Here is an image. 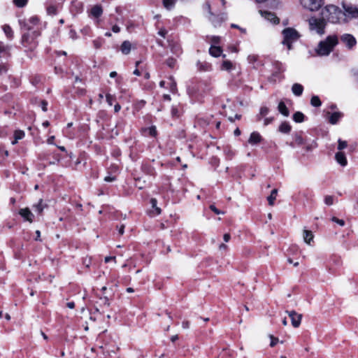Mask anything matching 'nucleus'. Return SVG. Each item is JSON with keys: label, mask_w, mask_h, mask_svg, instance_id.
<instances>
[{"label": "nucleus", "mask_w": 358, "mask_h": 358, "mask_svg": "<svg viewBox=\"0 0 358 358\" xmlns=\"http://www.w3.org/2000/svg\"><path fill=\"white\" fill-rule=\"evenodd\" d=\"M103 43V39L99 38L93 41V45L94 48L99 49L101 47Z\"/></svg>", "instance_id": "obj_36"}, {"label": "nucleus", "mask_w": 358, "mask_h": 358, "mask_svg": "<svg viewBox=\"0 0 358 358\" xmlns=\"http://www.w3.org/2000/svg\"><path fill=\"white\" fill-rule=\"evenodd\" d=\"M112 259H115V257H106L104 261L106 263H108L110 261H111Z\"/></svg>", "instance_id": "obj_63"}, {"label": "nucleus", "mask_w": 358, "mask_h": 358, "mask_svg": "<svg viewBox=\"0 0 358 358\" xmlns=\"http://www.w3.org/2000/svg\"><path fill=\"white\" fill-rule=\"evenodd\" d=\"M294 142H292V143H289V145L292 148L294 147V145L296 144L298 145H303L304 144V140L303 138H302L301 134L299 133H296L294 134Z\"/></svg>", "instance_id": "obj_19"}, {"label": "nucleus", "mask_w": 358, "mask_h": 358, "mask_svg": "<svg viewBox=\"0 0 358 358\" xmlns=\"http://www.w3.org/2000/svg\"><path fill=\"white\" fill-rule=\"evenodd\" d=\"M344 12H343L338 6L334 5H327L322 9L320 15L324 17L327 22L331 23H338L341 20H345V17H357L358 8L352 5L343 4Z\"/></svg>", "instance_id": "obj_1"}, {"label": "nucleus", "mask_w": 358, "mask_h": 358, "mask_svg": "<svg viewBox=\"0 0 358 358\" xmlns=\"http://www.w3.org/2000/svg\"><path fill=\"white\" fill-rule=\"evenodd\" d=\"M47 105H48V103H47L46 101H42V110L43 111H46L47 110Z\"/></svg>", "instance_id": "obj_61"}, {"label": "nucleus", "mask_w": 358, "mask_h": 358, "mask_svg": "<svg viewBox=\"0 0 358 358\" xmlns=\"http://www.w3.org/2000/svg\"><path fill=\"white\" fill-rule=\"evenodd\" d=\"M131 49V43L129 41H124L121 46L120 50L124 55H128Z\"/></svg>", "instance_id": "obj_18"}, {"label": "nucleus", "mask_w": 358, "mask_h": 358, "mask_svg": "<svg viewBox=\"0 0 358 358\" xmlns=\"http://www.w3.org/2000/svg\"><path fill=\"white\" fill-rule=\"evenodd\" d=\"M310 104L314 107H320L322 105V102L318 96L314 95L311 97Z\"/></svg>", "instance_id": "obj_30"}, {"label": "nucleus", "mask_w": 358, "mask_h": 358, "mask_svg": "<svg viewBox=\"0 0 358 358\" xmlns=\"http://www.w3.org/2000/svg\"><path fill=\"white\" fill-rule=\"evenodd\" d=\"M101 299L103 301V304L106 305L107 306H110L109 299L108 296H104L103 298H101Z\"/></svg>", "instance_id": "obj_54"}, {"label": "nucleus", "mask_w": 358, "mask_h": 358, "mask_svg": "<svg viewBox=\"0 0 358 358\" xmlns=\"http://www.w3.org/2000/svg\"><path fill=\"white\" fill-rule=\"evenodd\" d=\"M41 35L39 30L28 31L22 34L21 39L22 45L28 51L34 50L38 46L36 38Z\"/></svg>", "instance_id": "obj_3"}, {"label": "nucleus", "mask_w": 358, "mask_h": 358, "mask_svg": "<svg viewBox=\"0 0 358 358\" xmlns=\"http://www.w3.org/2000/svg\"><path fill=\"white\" fill-rule=\"evenodd\" d=\"M48 14L55 15L57 13V8L55 6H50L47 8Z\"/></svg>", "instance_id": "obj_43"}, {"label": "nucleus", "mask_w": 358, "mask_h": 358, "mask_svg": "<svg viewBox=\"0 0 358 358\" xmlns=\"http://www.w3.org/2000/svg\"><path fill=\"white\" fill-rule=\"evenodd\" d=\"M146 130L148 131V134L151 136H156L157 134V129H156V127L155 126H152L148 129H146Z\"/></svg>", "instance_id": "obj_39"}, {"label": "nucleus", "mask_w": 358, "mask_h": 358, "mask_svg": "<svg viewBox=\"0 0 358 358\" xmlns=\"http://www.w3.org/2000/svg\"><path fill=\"white\" fill-rule=\"evenodd\" d=\"M223 238L225 242H228L231 238L230 234H224Z\"/></svg>", "instance_id": "obj_59"}, {"label": "nucleus", "mask_w": 358, "mask_h": 358, "mask_svg": "<svg viewBox=\"0 0 358 358\" xmlns=\"http://www.w3.org/2000/svg\"><path fill=\"white\" fill-rule=\"evenodd\" d=\"M300 3L304 8L315 11L324 4V0H300Z\"/></svg>", "instance_id": "obj_7"}, {"label": "nucleus", "mask_w": 358, "mask_h": 358, "mask_svg": "<svg viewBox=\"0 0 358 358\" xmlns=\"http://www.w3.org/2000/svg\"><path fill=\"white\" fill-rule=\"evenodd\" d=\"M338 40L336 35L329 36L324 41L319 43L316 52L320 56H327L338 44Z\"/></svg>", "instance_id": "obj_2"}, {"label": "nucleus", "mask_w": 358, "mask_h": 358, "mask_svg": "<svg viewBox=\"0 0 358 358\" xmlns=\"http://www.w3.org/2000/svg\"><path fill=\"white\" fill-rule=\"evenodd\" d=\"M227 20V15L225 14H222L220 15H211L210 20L214 25V27H217L221 24V23Z\"/></svg>", "instance_id": "obj_13"}, {"label": "nucleus", "mask_w": 358, "mask_h": 358, "mask_svg": "<svg viewBox=\"0 0 358 358\" xmlns=\"http://www.w3.org/2000/svg\"><path fill=\"white\" fill-rule=\"evenodd\" d=\"M103 14V9L100 5H96L91 8L90 15L96 18H99Z\"/></svg>", "instance_id": "obj_17"}, {"label": "nucleus", "mask_w": 358, "mask_h": 358, "mask_svg": "<svg viewBox=\"0 0 358 358\" xmlns=\"http://www.w3.org/2000/svg\"><path fill=\"white\" fill-rule=\"evenodd\" d=\"M7 70H8V69H7V66L6 64H0V75L6 73Z\"/></svg>", "instance_id": "obj_49"}, {"label": "nucleus", "mask_w": 358, "mask_h": 358, "mask_svg": "<svg viewBox=\"0 0 358 358\" xmlns=\"http://www.w3.org/2000/svg\"><path fill=\"white\" fill-rule=\"evenodd\" d=\"M331 220L337 224H338L340 226L343 227L345 225V221L343 220L338 219L336 217H333L331 218Z\"/></svg>", "instance_id": "obj_44"}, {"label": "nucleus", "mask_w": 358, "mask_h": 358, "mask_svg": "<svg viewBox=\"0 0 358 358\" xmlns=\"http://www.w3.org/2000/svg\"><path fill=\"white\" fill-rule=\"evenodd\" d=\"M171 115L173 117H180V110H179V108L178 106H173L171 107Z\"/></svg>", "instance_id": "obj_34"}, {"label": "nucleus", "mask_w": 358, "mask_h": 358, "mask_svg": "<svg viewBox=\"0 0 358 358\" xmlns=\"http://www.w3.org/2000/svg\"><path fill=\"white\" fill-rule=\"evenodd\" d=\"M8 47L1 41H0V54L7 50Z\"/></svg>", "instance_id": "obj_51"}, {"label": "nucleus", "mask_w": 358, "mask_h": 358, "mask_svg": "<svg viewBox=\"0 0 358 358\" xmlns=\"http://www.w3.org/2000/svg\"><path fill=\"white\" fill-rule=\"evenodd\" d=\"M313 238V233L308 230L303 231V239L308 244L310 243V241Z\"/></svg>", "instance_id": "obj_29"}, {"label": "nucleus", "mask_w": 358, "mask_h": 358, "mask_svg": "<svg viewBox=\"0 0 358 358\" xmlns=\"http://www.w3.org/2000/svg\"><path fill=\"white\" fill-rule=\"evenodd\" d=\"M341 41L349 48H352L357 43L355 38L349 34L341 36Z\"/></svg>", "instance_id": "obj_9"}, {"label": "nucleus", "mask_w": 358, "mask_h": 358, "mask_svg": "<svg viewBox=\"0 0 358 358\" xmlns=\"http://www.w3.org/2000/svg\"><path fill=\"white\" fill-rule=\"evenodd\" d=\"M278 111L285 117H288L289 115V110L283 101H280L278 106Z\"/></svg>", "instance_id": "obj_23"}, {"label": "nucleus", "mask_w": 358, "mask_h": 358, "mask_svg": "<svg viewBox=\"0 0 358 358\" xmlns=\"http://www.w3.org/2000/svg\"><path fill=\"white\" fill-rule=\"evenodd\" d=\"M259 13L262 17H264L265 19L270 21L273 24L279 23L280 20L278 17L275 15V13L266 10H259Z\"/></svg>", "instance_id": "obj_10"}, {"label": "nucleus", "mask_w": 358, "mask_h": 358, "mask_svg": "<svg viewBox=\"0 0 358 358\" xmlns=\"http://www.w3.org/2000/svg\"><path fill=\"white\" fill-rule=\"evenodd\" d=\"M343 116V114L341 112H334L330 114L328 121L331 124H337L341 118Z\"/></svg>", "instance_id": "obj_15"}, {"label": "nucleus", "mask_w": 358, "mask_h": 358, "mask_svg": "<svg viewBox=\"0 0 358 358\" xmlns=\"http://www.w3.org/2000/svg\"><path fill=\"white\" fill-rule=\"evenodd\" d=\"M224 152L229 159H231L232 157L234 155V152L230 148L224 149Z\"/></svg>", "instance_id": "obj_47"}, {"label": "nucleus", "mask_w": 358, "mask_h": 358, "mask_svg": "<svg viewBox=\"0 0 358 358\" xmlns=\"http://www.w3.org/2000/svg\"><path fill=\"white\" fill-rule=\"evenodd\" d=\"M45 205L43 203V199H41L38 201V203L36 205H34V208H35L36 211H37L38 213H42L45 208Z\"/></svg>", "instance_id": "obj_33"}, {"label": "nucleus", "mask_w": 358, "mask_h": 358, "mask_svg": "<svg viewBox=\"0 0 358 358\" xmlns=\"http://www.w3.org/2000/svg\"><path fill=\"white\" fill-rule=\"evenodd\" d=\"M112 31H113L114 33H118V32H120V27H118L117 25H114V26H113V27H112Z\"/></svg>", "instance_id": "obj_58"}, {"label": "nucleus", "mask_w": 358, "mask_h": 358, "mask_svg": "<svg viewBox=\"0 0 358 358\" xmlns=\"http://www.w3.org/2000/svg\"><path fill=\"white\" fill-rule=\"evenodd\" d=\"M24 137V132L22 130H16L14 133V141H12V144L15 145L19 140L22 139Z\"/></svg>", "instance_id": "obj_25"}, {"label": "nucleus", "mask_w": 358, "mask_h": 358, "mask_svg": "<svg viewBox=\"0 0 358 358\" xmlns=\"http://www.w3.org/2000/svg\"><path fill=\"white\" fill-rule=\"evenodd\" d=\"M262 141V137L257 131H253L248 139L249 144L254 145L259 143Z\"/></svg>", "instance_id": "obj_12"}, {"label": "nucleus", "mask_w": 358, "mask_h": 358, "mask_svg": "<svg viewBox=\"0 0 358 358\" xmlns=\"http://www.w3.org/2000/svg\"><path fill=\"white\" fill-rule=\"evenodd\" d=\"M120 109H121V106L119 103H117L115 105L114 110L115 113L119 112L120 110Z\"/></svg>", "instance_id": "obj_60"}, {"label": "nucleus", "mask_w": 358, "mask_h": 358, "mask_svg": "<svg viewBox=\"0 0 358 358\" xmlns=\"http://www.w3.org/2000/svg\"><path fill=\"white\" fill-rule=\"evenodd\" d=\"M257 59V57L255 55H249L248 57V60L250 63H254L255 62H256Z\"/></svg>", "instance_id": "obj_52"}, {"label": "nucleus", "mask_w": 358, "mask_h": 358, "mask_svg": "<svg viewBox=\"0 0 358 358\" xmlns=\"http://www.w3.org/2000/svg\"><path fill=\"white\" fill-rule=\"evenodd\" d=\"M277 194H278V189H273L270 195L267 197V200H268V204L270 206H273L274 205V201L276 199V196H277Z\"/></svg>", "instance_id": "obj_26"}, {"label": "nucleus", "mask_w": 358, "mask_h": 358, "mask_svg": "<svg viewBox=\"0 0 358 358\" xmlns=\"http://www.w3.org/2000/svg\"><path fill=\"white\" fill-rule=\"evenodd\" d=\"M171 50L175 55H180L181 53V48L178 44H171Z\"/></svg>", "instance_id": "obj_32"}, {"label": "nucleus", "mask_w": 358, "mask_h": 358, "mask_svg": "<svg viewBox=\"0 0 358 358\" xmlns=\"http://www.w3.org/2000/svg\"><path fill=\"white\" fill-rule=\"evenodd\" d=\"M67 307L72 309L75 307V303L73 301H71V302H68L67 304H66Z\"/></svg>", "instance_id": "obj_62"}, {"label": "nucleus", "mask_w": 358, "mask_h": 358, "mask_svg": "<svg viewBox=\"0 0 358 358\" xmlns=\"http://www.w3.org/2000/svg\"><path fill=\"white\" fill-rule=\"evenodd\" d=\"M166 63L169 67L173 68L176 65V60L174 58L170 57L167 59Z\"/></svg>", "instance_id": "obj_40"}, {"label": "nucleus", "mask_w": 358, "mask_h": 358, "mask_svg": "<svg viewBox=\"0 0 358 358\" xmlns=\"http://www.w3.org/2000/svg\"><path fill=\"white\" fill-rule=\"evenodd\" d=\"M335 158L336 162L342 166H345L348 164V161L345 154L342 152H338L336 154Z\"/></svg>", "instance_id": "obj_16"}, {"label": "nucleus", "mask_w": 358, "mask_h": 358, "mask_svg": "<svg viewBox=\"0 0 358 358\" xmlns=\"http://www.w3.org/2000/svg\"><path fill=\"white\" fill-rule=\"evenodd\" d=\"M286 313L288 314L289 317L291 319L292 326L295 328L299 327L301 322L302 315L297 313L294 310H287Z\"/></svg>", "instance_id": "obj_8"}, {"label": "nucleus", "mask_w": 358, "mask_h": 358, "mask_svg": "<svg viewBox=\"0 0 358 358\" xmlns=\"http://www.w3.org/2000/svg\"><path fill=\"white\" fill-rule=\"evenodd\" d=\"M292 129V127L287 122H283L279 126L278 131L281 133L289 134Z\"/></svg>", "instance_id": "obj_22"}, {"label": "nucleus", "mask_w": 358, "mask_h": 358, "mask_svg": "<svg viewBox=\"0 0 358 358\" xmlns=\"http://www.w3.org/2000/svg\"><path fill=\"white\" fill-rule=\"evenodd\" d=\"M19 214L23 217V219L25 221H28L29 222H33V219L34 217V215L31 212L29 208H21L20 210V211H19Z\"/></svg>", "instance_id": "obj_11"}, {"label": "nucleus", "mask_w": 358, "mask_h": 358, "mask_svg": "<svg viewBox=\"0 0 358 358\" xmlns=\"http://www.w3.org/2000/svg\"><path fill=\"white\" fill-rule=\"evenodd\" d=\"M292 91L294 95L300 96L303 94V87L301 84L294 83L292 87Z\"/></svg>", "instance_id": "obj_20"}, {"label": "nucleus", "mask_w": 358, "mask_h": 358, "mask_svg": "<svg viewBox=\"0 0 358 358\" xmlns=\"http://www.w3.org/2000/svg\"><path fill=\"white\" fill-rule=\"evenodd\" d=\"M54 140H55V136H50V138H48V143L49 144H52V143H53V142H54Z\"/></svg>", "instance_id": "obj_64"}, {"label": "nucleus", "mask_w": 358, "mask_h": 358, "mask_svg": "<svg viewBox=\"0 0 358 358\" xmlns=\"http://www.w3.org/2000/svg\"><path fill=\"white\" fill-rule=\"evenodd\" d=\"M166 34H167V31L165 29H161L158 31V34L163 38H165Z\"/></svg>", "instance_id": "obj_53"}, {"label": "nucleus", "mask_w": 358, "mask_h": 358, "mask_svg": "<svg viewBox=\"0 0 358 358\" xmlns=\"http://www.w3.org/2000/svg\"><path fill=\"white\" fill-rule=\"evenodd\" d=\"M106 99L107 103L110 106H112L113 105V101L115 99V97L113 96H112L111 94H107L106 96Z\"/></svg>", "instance_id": "obj_45"}, {"label": "nucleus", "mask_w": 358, "mask_h": 358, "mask_svg": "<svg viewBox=\"0 0 358 358\" xmlns=\"http://www.w3.org/2000/svg\"><path fill=\"white\" fill-rule=\"evenodd\" d=\"M222 50L220 46L211 45L209 48V53L214 57L222 56L223 58L226 57V55H222Z\"/></svg>", "instance_id": "obj_14"}, {"label": "nucleus", "mask_w": 358, "mask_h": 358, "mask_svg": "<svg viewBox=\"0 0 358 358\" xmlns=\"http://www.w3.org/2000/svg\"><path fill=\"white\" fill-rule=\"evenodd\" d=\"M39 19L36 16H32L29 19H20L19 20V24L21 28L27 29V31H31L34 30H38V24Z\"/></svg>", "instance_id": "obj_6"}, {"label": "nucleus", "mask_w": 358, "mask_h": 358, "mask_svg": "<svg viewBox=\"0 0 358 358\" xmlns=\"http://www.w3.org/2000/svg\"><path fill=\"white\" fill-rule=\"evenodd\" d=\"M234 64L229 60H224L220 67L221 70L227 71H231L234 69Z\"/></svg>", "instance_id": "obj_21"}, {"label": "nucleus", "mask_w": 358, "mask_h": 358, "mask_svg": "<svg viewBox=\"0 0 358 358\" xmlns=\"http://www.w3.org/2000/svg\"><path fill=\"white\" fill-rule=\"evenodd\" d=\"M210 209L214 212L215 214L217 215H220V214H224V212L220 210L219 209H217L214 205H210Z\"/></svg>", "instance_id": "obj_46"}, {"label": "nucleus", "mask_w": 358, "mask_h": 358, "mask_svg": "<svg viewBox=\"0 0 358 358\" xmlns=\"http://www.w3.org/2000/svg\"><path fill=\"white\" fill-rule=\"evenodd\" d=\"M3 31L8 38H9L10 40H12L13 38V31L12 28L9 25H3Z\"/></svg>", "instance_id": "obj_24"}, {"label": "nucleus", "mask_w": 358, "mask_h": 358, "mask_svg": "<svg viewBox=\"0 0 358 358\" xmlns=\"http://www.w3.org/2000/svg\"><path fill=\"white\" fill-rule=\"evenodd\" d=\"M269 113V108L263 106L260 108L259 114L257 116V120L260 121L262 117H266Z\"/></svg>", "instance_id": "obj_27"}, {"label": "nucleus", "mask_w": 358, "mask_h": 358, "mask_svg": "<svg viewBox=\"0 0 358 358\" xmlns=\"http://www.w3.org/2000/svg\"><path fill=\"white\" fill-rule=\"evenodd\" d=\"M118 232L120 235H122L124 234V225L121 224L120 227H117Z\"/></svg>", "instance_id": "obj_55"}, {"label": "nucleus", "mask_w": 358, "mask_h": 358, "mask_svg": "<svg viewBox=\"0 0 358 358\" xmlns=\"http://www.w3.org/2000/svg\"><path fill=\"white\" fill-rule=\"evenodd\" d=\"M273 120H274V117H266L264 120V125L267 126L269 124L272 123Z\"/></svg>", "instance_id": "obj_48"}, {"label": "nucleus", "mask_w": 358, "mask_h": 358, "mask_svg": "<svg viewBox=\"0 0 358 358\" xmlns=\"http://www.w3.org/2000/svg\"><path fill=\"white\" fill-rule=\"evenodd\" d=\"M324 203L327 206H331L334 203V197L332 196H326L324 198Z\"/></svg>", "instance_id": "obj_41"}, {"label": "nucleus", "mask_w": 358, "mask_h": 358, "mask_svg": "<svg viewBox=\"0 0 358 358\" xmlns=\"http://www.w3.org/2000/svg\"><path fill=\"white\" fill-rule=\"evenodd\" d=\"M182 327L183 329H188L189 327V322L188 321H183L182 322Z\"/></svg>", "instance_id": "obj_56"}, {"label": "nucleus", "mask_w": 358, "mask_h": 358, "mask_svg": "<svg viewBox=\"0 0 358 358\" xmlns=\"http://www.w3.org/2000/svg\"><path fill=\"white\" fill-rule=\"evenodd\" d=\"M170 80H171V91L174 92L176 90V83L172 77L170 78Z\"/></svg>", "instance_id": "obj_50"}, {"label": "nucleus", "mask_w": 358, "mask_h": 358, "mask_svg": "<svg viewBox=\"0 0 358 358\" xmlns=\"http://www.w3.org/2000/svg\"><path fill=\"white\" fill-rule=\"evenodd\" d=\"M176 0H162L164 6L167 10H171L175 6Z\"/></svg>", "instance_id": "obj_31"}, {"label": "nucleus", "mask_w": 358, "mask_h": 358, "mask_svg": "<svg viewBox=\"0 0 358 358\" xmlns=\"http://www.w3.org/2000/svg\"><path fill=\"white\" fill-rule=\"evenodd\" d=\"M282 34L283 36L282 43L286 45L288 50L292 49V44L297 41L301 36L299 33L292 27L284 29L282 31Z\"/></svg>", "instance_id": "obj_5"}, {"label": "nucleus", "mask_w": 358, "mask_h": 358, "mask_svg": "<svg viewBox=\"0 0 358 358\" xmlns=\"http://www.w3.org/2000/svg\"><path fill=\"white\" fill-rule=\"evenodd\" d=\"M27 1L28 0H13L14 4L19 8L25 6L27 3Z\"/></svg>", "instance_id": "obj_37"}, {"label": "nucleus", "mask_w": 358, "mask_h": 358, "mask_svg": "<svg viewBox=\"0 0 358 358\" xmlns=\"http://www.w3.org/2000/svg\"><path fill=\"white\" fill-rule=\"evenodd\" d=\"M150 203L152 205V207L155 208L156 211V215H159L161 213V209L157 206V201L156 199H151Z\"/></svg>", "instance_id": "obj_35"}, {"label": "nucleus", "mask_w": 358, "mask_h": 358, "mask_svg": "<svg viewBox=\"0 0 358 358\" xmlns=\"http://www.w3.org/2000/svg\"><path fill=\"white\" fill-rule=\"evenodd\" d=\"M338 150H342L347 148L348 143L345 141H342L341 139H338Z\"/></svg>", "instance_id": "obj_38"}, {"label": "nucleus", "mask_w": 358, "mask_h": 358, "mask_svg": "<svg viewBox=\"0 0 358 358\" xmlns=\"http://www.w3.org/2000/svg\"><path fill=\"white\" fill-rule=\"evenodd\" d=\"M115 180V177H113V176H106L104 178V180L106 182H113Z\"/></svg>", "instance_id": "obj_57"}, {"label": "nucleus", "mask_w": 358, "mask_h": 358, "mask_svg": "<svg viewBox=\"0 0 358 358\" xmlns=\"http://www.w3.org/2000/svg\"><path fill=\"white\" fill-rule=\"evenodd\" d=\"M270 338H271V343H270V346L271 347H274L278 342H279V340L278 338L276 337H274L272 335H270L269 336Z\"/></svg>", "instance_id": "obj_42"}, {"label": "nucleus", "mask_w": 358, "mask_h": 358, "mask_svg": "<svg viewBox=\"0 0 358 358\" xmlns=\"http://www.w3.org/2000/svg\"><path fill=\"white\" fill-rule=\"evenodd\" d=\"M305 115L301 112H296L293 115V120L297 123H301L304 121Z\"/></svg>", "instance_id": "obj_28"}, {"label": "nucleus", "mask_w": 358, "mask_h": 358, "mask_svg": "<svg viewBox=\"0 0 358 358\" xmlns=\"http://www.w3.org/2000/svg\"><path fill=\"white\" fill-rule=\"evenodd\" d=\"M327 23V20L322 15L320 17L312 16L308 19L310 30L319 36H322L325 34Z\"/></svg>", "instance_id": "obj_4"}]
</instances>
